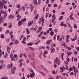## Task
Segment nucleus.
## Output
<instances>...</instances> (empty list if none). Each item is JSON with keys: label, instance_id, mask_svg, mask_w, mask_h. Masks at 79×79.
<instances>
[{"label": "nucleus", "instance_id": "obj_1", "mask_svg": "<svg viewBox=\"0 0 79 79\" xmlns=\"http://www.w3.org/2000/svg\"><path fill=\"white\" fill-rule=\"evenodd\" d=\"M44 21H45V19L43 17H41L39 19L38 23L39 24H41V22L42 23V25L44 24Z\"/></svg>", "mask_w": 79, "mask_h": 79}, {"label": "nucleus", "instance_id": "obj_2", "mask_svg": "<svg viewBox=\"0 0 79 79\" xmlns=\"http://www.w3.org/2000/svg\"><path fill=\"white\" fill-rule=\"evenodd\" d=\"M16 70V68L15 67H13L11 69V74H15V71Z\"/></svg>", "mask_w": 79, "mask_h": 79}, {"label": "nucleus", "instance_id": "obj_3", "mask_svg": "<svg viewBox=\"0 0 79 79\" xmlns=\"http://www.w3.org/2000/svg\"><path fill=\"white\" fill-rule=\"evenodd\" d=\"M55 62H54V64L57 63L58 65L59 66L60 64V60L58 59V57H56L55 59Z\"/></svg>", "mask_w": 79, "mask_h": 79}, {"label": "nucleus", "instance_id": "obj_4", "mask_svg": "<svg viewBox=\"0 0 79 79\" xmlns=\"http://www.w3.org/2000/svg\"><path fill=\"white\" fill-rule=\"evenodd\" d=\"M3 5H4V3L3 2L1 3V1H0V10H2L3 8Z\"/></svg>", "mask_w": 79, "mask_h": 79}, {"label": "nucleus", "instance_id": "obj_5", "mask_svg": "<svg viewBox=\"0 0 79 79\" xmlns=\"http://www.w3.org/2000/svg\"><path fill=\"white\" fill-rule=\"evenodd\" d=\"M33 23V22H31V21H29L27 25L29 27V26H31L32 24Z\"/></svg>", "mask_w": 79, "mask_h": 79}, {"label": "nucleus", "instance_id": "obj_6", "mask_svg": "<svg viewBox=\"0 0 79 79\" xmlns=\"http://www.w3.org/2000/svg\"><path fill=\"white\" fill-rule=\"evenodd\" d=\"M26 40V38L24 37L23 39V40L22 41V43H23V44H26V43L25 42Z\"/></svg>", "mask_w": 79, "mask_h": 79}, {"label": "nucleus", "instance_id": "obj_7", "mask_svg": "<svg viewBox=\"0 0 79 79\" xmlns=\"http://www.w3.org/2000/svg\"><path fill=\"white\" fill-rule=\"evenodd\" d=\"M30 7L31 8V11L32 12V11L33 10H34V6H32V4H31L30 6Z\"/></svg>", "mask_w": 79, "mask_h": 79}, {"label": "nucleus", "instance_id": "obj_8", "mask_svg": "<svg viewBox=\"0 0 79 79\" xmlns=\"http://www.w3.org/2000/svg\"><path fill=\"white\" fill-rule=\"evenodd\" d=\"M52 41V40H48L46 42V45H50V43Z\"/></svg>", "mask_w": 79, "mask_h": 79}, {"label": "nucleus", "instance_id": "obj_9", "mask_svg": "<svg viewBox=\"0 0 79 79\" xmlns=\"http://www.w3.org/2000/svg\"><path fill=\"white\" fill-rule=\"evenodd\" d=\"M12 66H13V64L11 63L10 65V64H8L7 65V68L8 69H10V68H12Z\"/></svg>", "mask_w": 79, "mask_h": 79}, {"label": "nucleus", "instance_id": "obj_10", "mask_svg": "<svg viewBox=\"0 0 79 79\" xmlns=\"http://www.w3.org/2000/svg\"><path fill=\"white\" fill-rule=\"evenodd\" d=\"M17 17L18 18L17 19V21H19V19L21 18V16L19 15V14H18L17 15Z\"/></svg>", "mask_w": 79, "mask_h": 79}, {"label": "nucleus", "instance_id": "obj_11", "mask_svg": "<svg viewBox=\"0 0 79 79\" xmlns=\"http://www.w3.org/2000/svg\"><path fill=\"white\" fill-rule=\"evenodd\" d=\"M33 3L34 5H38L37 0H33Z\"/></svg>", "mask_w": 79, "mask_h": 79}, {"label": "nucleus", "instance_id": "obj_12", "mask_svg": "<svg viewBox=\"0 0 79 79\" xmlns=\"http://www.w3.org/2000/svg\"><path fill=\"white\" fill-rule=\"evenodd\" d=\"M30 76L31 77H34V76H35V73L33 72L32 73H30Z\"/></svg>", "mask_w": 79, "mask_h": 79}, {"label": "nucleus", "instance_id": "obj_13", "mask_svg": "<svg viewBox=\"0 0 79 79\" xmlns=\"http://www.w3.org/2000/svg\"><path fill=\"white\" fill-rule=\"evenodd\" d=\"M26 31L27 32V34H30V31L29 30V28H27L26 29Z\"/></svg>", "mask_w": 79, "mask_h": 79}, {"label": "nucleus", "instance_id": "obj_14", "mask_svg": "<svg viewBox=\"0 0 79 79\" xmlns=\"http://www.w3.org/2000/svg\"><path fill=\"white\" fill-rule=\"evenodd\" d=\"M39 43H40V40H38L35 41V44H36V45H38V44Z\"/></svg>", "mask_w": 79, "mask_h": 79}, {"label": "nucleus", "instance_id": "obj_15", "mask_svg": "<svg viewBox=\"0 0 79 79\" xmlns=\"http://www.w3.org/2000/svg\"><path fill=\"white\" fill-rule=\"evenodd\" d=\"M28 57H29V58H30V59H31V60H32L33 61H34V59L33 58H32V56H31V55H29Z\"/></svg>", "mask_w": 79, "mask_h": 79}, {"label": "nucleus", "instance_id": "obj_16", "mask_svg": "<svg viewBox=\"0 0 79 79\" xmlns=\"http://www.w3.org/2000/svg\"><path fill=\"white\" fill-rule=\"evenodd\" d=\"M22 22L21 20L19 21L18 23V25H19V26H21L22 24H23V23H22Z\"/></svg>", "mask_w": 79, "mask_h": 79}, {"label": "nucleus", "instance_id": "obj_17", "mask_svg": "<svg viewBox=\"0 0 79 79\" xmlns=\"http://www.w3.org/2000/svg\"><path fill=\"white\" fill-rule=\"evenodd\" d=\"M40 73L44 76H46V75L43 72H41V71H40Z\"/></svg>", "mask_w": 79, "mask_h": 79}, {"label": "nucleus", "instance_id": "obj_18", "mask_svg": "<svg viewBox=\"0 0 79 79\" xmlns=\"http://www.w3.org/2000/svg\"><path fill=\"white\" fill-rule=\"evenodd\" d=\"M50 35H51L52 36H53V35H54V32H53V31H51L50 32Z\"/></svg>", "mask_w": 79, "mask_h": 79}, {"label": "nucleus", "instance_id": "obj_19", "mask_svg": "<svg viewBox=\"0 0 79 79\" xmlns=\"http://www.w3.org/2000/svg\"><path fill=\"white\" fill-rule=\"evenodd\" d=\"M7 51L8 53H10V47H8L7 48Z\"/></svg>", "mask_w": 79, "mask_h": 79}, {"label": "nucleus", "instance_id": "obj_20", "mask_svg": "<svg viewBox=\"0 0 79 79\" xmlns=\"http://www.w3.org/2000/svg\"><path fill=\"white\" fill-rule=\"evenodd\" d=\"M31 65H32L33 67H34V66H35V63L34 62H33L31 63H30Z\"/></svg>", "mask_w": 79, "mask_h": 79}, {"label": "nucleus", "instance_id": "obj_21", "mask_svg": "<svg viewBox=\"0 0 79 79\" xmlns=\"http://www.w3.org/2000/svg\"><path fill=\"white\" fill-rule=\"evenodd\" d=\"M55 48H53L51 50V53H53L55 52Z\"/></svg>", "mask_w": 79, "mask_h": 79}, {"label": "nucleus", "instance_id": "obj_22", "mask_svg": "<svg viewBox=\"0 0 79 79\" xmlns=\"http://www.w3.org/2000/svg\"><path fill=\"white\" fill-rule=\"evenodd\" d=\"M60 70L61 73L63 72V67H60Z\"/></svg>", "mask_w": 79, "mask_h": 79}, {"label": "nucleus", "instance_id": "obj_23", "mask_svg": "<svg viewBox=\"0 0 79 79\" xmlns=\"http://www.w3.org/2000/svg\"><path fill=\"white\" fill-rule=\"evenodd\" d=\"M0 48H1V46L0 45V57H1L2 55V50L0 49Z\"/></svg>", "mask_w": 79, "mask_h": 79}, {"label": "nucleus", "instance_id": "obj_24", "mask_svg": "<svg viewBox=\"0 0 79 79\" xmlns=\"http://www.w3.org/2000/svg\"><path fill=\"white\" fill-rule=\"evenodd\" d=\"M64 56V53H63L61 55V58L62 60H64V59H63V56Z\"/></svg>", "mask_w": 79, "mask_h": 79}, {"label": "nucleus", "instance_id": "obj_25", "mask_svg": "<svg viewBox=\"0 0 79 79\" xmlns=\"http://www.w3.org/2000/svg\"><path fill=\"white\" fill-rule=\"evenodd\" d=\"M9 18L10 19H11H11H13V16L12 15H10L9 16Z\"/></svg>", "mask_w": 79, "mask_h": 79}, {"label": "nucleus", "instance_id": "obj_26", "mask_svg": "<svg viewBox=\"0 0 79 79\" xmlns=\"http://www.w3.org/2000/svg\"><path fill=\"white\" fill-rule=\"evenodd\" d=\"M14 44H15V43H14L10 42L9 44V46H11V45H14Z\"/></svg>", "mask_w": 79, "mask_h": 79}, {"label": "nucleus", "instance_id": "obj_27", "mask_svg": "<svg viewBox=\"0 0 79 79\" xmlns=\"http://www.w3.org/2000/svg\"><path fill=\"white\" fill-rule=\"evenodd\" d=\"M42 27H40L39 28H38V30H39V31H42Z\"/></svg>", "mask_w": 79, "mask_h": 79}, {"label": "nucleus", "instance_id": "obj_28", "mask_svg": "<svg viewBox=\"0 0 79 79\" xmlns=\"http://www.w3.org/2000/svg\"><path fill=\"white\" fill-rule=\"evenodd\" d=\"M16 7L17 8H20L21 7V5H20L19 4H18L16 6Z\"/></svg>", "mask_w": 79, "mask_h": 79}, {"label": "nucleus", "instance_id": "obj_29", "mask_svg": "<svg viewBox=\"0 0 79 79\" xmlns=\"http://www.w3.org/2000/svg\"><path fill=\"white\" fill-rule=\"evenodd\" d=\"M7 17V14H5L4 15V17H3V19H5V18H6V17Z\"/></svg>", "mask_w": 79, "mask_h": 79}, {"label": "nucleus", "instance_id": "obj_30", "mask_svg": "<svg viewBox=\"0 0 79 79\" xmlns=\"http://www.w3.org/2000/svg\"><path fill=\"white\" fill-rule=\"evenodd\" d=\"M46 48L48 49V50H50V46L47 45L46 46Z\"/></svg>", "mask_w": 79, "mask_h": 79}, {"label": "nucleus", "instance_id": "obj_31", "mask_svg": "<svg viewBox=\"0 0 79 79\" xmlns=\"http://www.w3.org/2000/svg\"><path fill=\"white\" fill-rule=\"evenodd\" d=\"M27 45H28V46H29L30 45V46H32V44L31 43H28L27 44Z\"/></svg>", "mask_w": 79, "mask_h": 79}, {"label": "nucleus", "instance_id": "obj_32", "mask_svg": "<svg viewBox=\"0 0 79 79\" xmlns=\"http://www.w3.org/2000/svg\"><path fill=\"white\" fill-rule=\"evenodd\" d=\"M48 53V51H44V53H44L45 54H47Z\"/></svg>", "mask_w": 79, "mask_h": 79}, {"label": "nucleus", "instance_id": "obj_33", "mask_svg": "<svg viewBox=\"0 0 79 79\" xmlns=\"http://www.w3.org/2000/svg\"><path fill=\"white\" fill-rule=\"evenodd\" d=\"M22 21H23V22H24L25 21H26V18H24L23 19L21 20Z\"/></svg>", "mask_w": 79, "mask_h": 79}, {"label": "nucleus", "instance_id": "obj_34", "mask_svg": "<svg viewBox=\"0 0 79 79\" xmlns=\"http://www.w3.org/2000/svg\"><path fill=\"white\" fill-rule=\"evenodd\" d=\"M64 25V22H62L60 23V26H62Z\"/></svg>", "mask_w": 79, "mask_h": 79}, {"label": "nucleus", "instance_id": "obj_35", "mask_svg": "<svg viewBox=\"0 0 79 79\" xmlns=\"http://www.w3.org/2000/svg\"><path fill=\"white\" fill-rule=\"evenodd\" d=\"M17 56H18L17 55H15V54L14 56L13 57L14 58H17Z\"/></svg>", "mask_w": 79, "mask_h": 79}, {"label": "nucleus", "instance_id": "obj_36", "mask_svg": "<svg viewBox=\"0 0 79 79\" xmlns=\"http://www.w3.org/2000/svg\"><path fill=\"white\" fill-rule=\"evenodd\" d=\"M63 16H60L59 18V20H62L63 19Z\"/></svg>", "mask_w": 79, "mask_h": 79}, {"label": "nucleus", "instance_id": "obj_37", "mask_svg": "<svg viewBox=\"0 0 79 79\" xmlns=\"http://www.w3.org/2000/svg\"><path fill=\"white\" fill-rule=\"evenodd\" d=\"M8 56V53H6L5 54V55L4 56V58H6Z\"/></svg>", "mask_w": 79, "mask_h": 79}, {"label": "nucleus", "instance_id": "obj_38", "mask_svg": "<svg viewBox=\"0 0 79 79\" xmlns=\"http://www.w3.org/2000/svg\"><path fill=\"white\" fill-rule=\"evenodd\" d=\"M69 36H70L69 35H67L66 36V39H69Z\"/></svg>", "mask_w": 79, "mask_h": 79}, {"label": "nucleus", "instance_id": "obj_39", "mask_svg": "<svg viewBox=\"0 0 79 79\" xmlns=\"http://www.w3.org/2000/svg\"><path fill=\"white\" fill-rule=\"evenodd\" d=\"M48 15H49V14L48 13H47L46 14V15H45V17H46V18H47L48 17Z\"/></svg>", "mask_w": 79, "mask_h": 79}, {"label": "nucleus", "instance_id": "obj_40", "mask_svg": "<svg viewBox=\"0 0 79 79\" xmlns=\"http://www.w3.org/2000/svg\"><path fill=\"white\" fill-rule=\"evenodd\" d=\"M22 8L23 9V11H25V7H24V6H22Z\"/></svg>", "mask_w": 79, "mask_h": 79}, {"label": "nucleus", "instance_id": "obj_41", "mask_svg": "<svg viewBox=\"0 0 79 79\" xmlns=\"http://www.w3.org/2000/svg\"><path fill=\"white\" fill-rule=\"evenodd\" d=\"M56 17V15L55 14H53L52 17V18H55Z\"/></svg>", "mask_w": 79, "mask_h": 79}, {"label": "nucleus", "instance_id": "obj_42", "mask_svg": "<svg viewBox=\"0 0 79 79\" xmlns=\"http://www.w3.org/2000/svg\"><path fill=\"white\" fill-rule=\"evenodd\" d=\"M72 71H73V68H71L69 69V72H71Z\"/></svg>", "mask_w": 79, "mask_h": 79}, {"label": "nucleus", "instance_id": "obj_43", "mask_svg": "<svg viewBox=\"0 0 79 79\" xmlns=\"http://www.w3.org/2000/svg\"><path fill=\"white\" fill-rule=\"evenodd\" d=\"M56 38V35H54V36L53 40H55Z\"/></svg>", "mask_w": 79, "mask_h": 79}, {"label": "nucleus", "instance_id": "obj_44", "mask_svg": "<svg viewBox=\"0 0 79 79\" xmlns=\"http://www.w3.org/2000/svg\"><path fill=\"white\" fill-rule=\"evenodd\" d=\"M0 37L1 38H2V39H4V35H1Z\"/></svg>", "mask_w": 79, "mask_h": 79}, {"label": "nucleus", "instance_id": "obj_45", "mask_svg": "<svg viewBox=\"0 0 79 79\" xmlns=\"http://www.w3.org/2000/svg\"><path fill=\"white\" fill-rule=\"evenodd\" d=\"M18 41L17 40H16L15 41V44H18Z\"/></svg>", "mask_w": 79, "mask_h": 79}, {"label": "nucleus", "instance_id": "obj_46", "mask_svg": "<svg viewBox=\"0 0 79 79\" xmlns=\"http://www.w3.org/2000/svg\"><path fill=\"white\" fill-rule=\"evenodd\" d=\"M64 63H65V64H67V65H68V64H69L68 62V61H65Z\"/></svg>", "mask_w": 79, "mask_h": 79}, {"label": "nucleus", "instance_id": "obj_47", "mask_svg": "<svg viewBox=\"0 0 79 79\" xmlns=\"http://www.w3.org/2000/svg\"><path fill=\"white\" fill-rule=\"evenodd\" d=\"M11 61H14V60H15V58L13 57L11 59Z\"/></svg>", "mask_w": 79, "mask_h": 79}, {"label": "nucleus", "instance_id": "obj_48", "mask_svg": "<svg viewBox=\"0 0 79 79\" xmlns=\"http://www.w3.org/2000/svg\"><path fill=\"white\" fill-rule=\"evenodd\" d=\"M65 67H66L65 69H66V70H68V65H66Z\"/></svg>", "mask_w": 79, "mask_h": 79}, {"label": "nucleus", "instance_id": "obj_49", "mask_svg": "<svg viewBox=\"0 0 79 79\" xmlns=\"http://www.w3.org/2000/svg\"><path fill=\"white\" fill-rule=\"evenodd\" d=\"M19 63L21 62H23V61H24V60L23 59H21L20 60H19Z\"/></svg>", "mask_w": 79, "mask_h": 79}, {"label": "nucleus", "instance_id": "obj_50", "mask_svg": "<svg viewBox=\"0 0 79 79\" xmlns=\"http://www.w3.org/2000/svg\"><path fill=\"white\" fill-rule=\"evenodd\" d=\"M22 57H23V54L21 53L20 54L19 58H22Z\"/></svg>", "mask_w": 79, "mask_h": 79}, {"label": "nucleus", "instance_id": "obj_51", "mask_svg": "<svg viewBox=\"0 0 79 79\" xmlns=\"http://www.w3.org/2000/svg\"><path fill=\"white\" fill-rule=\"evenodd\" d=\"M23 37H24V36H23V35H22L21 37L20 38V40H22Z\"/></svg>", "mask_w": 79, "mask_h": 79}, {"label": "nucleus", "instance_id": "obj_52", "mask_svg": "<svg viewBox=\"0 0 79 79\" xmlns=\"http://www.w3.org/2000/svg\"><path fill=\"white\" fill-rule=\"evenodd\" d=\"M74 28L76 29L77 28V26L76 25V24H74Z\"/></svg>", "mask_w": 79, "mask_h": 79}, {"label": "nucleus", "instance_id": "obj_53", "mask_svg": "<svg viewBox=\"0 0 79 79\" xmlns=\"http://www.w3.org/2000/svg\"><path fill=\"white\" fill-rule=\"evenodd\" d=\"M12 26H12V25H11V24L9 25V29L10 28H11V27H12Z\"/></svg>", "mask_w": 79, "mask_h": 79}, {"label": "nucleus", "instance_id": "obj_54", "mask_svg": "<svg viewBox=\"0 0 79 79\" xmlns=\"http://www.w3.org/2000/svg\"><path fill=\"white\" fill-rule=\"evenodd\" d=\"M53 6L55 7H57V6H58V5L57 4H54Z\"/></svg>", "mask_w": 79, "mask_h": 79}, {"label": "nucleus", "instance_id": "obj_55", "mask_svg": "<svg viewBox=\"0 0 79 79\" xmlns=\"http://www.w3.org/2000/svg\"><path fill=\"white\" fill-rule=\"evenodd\" d=\"M10 39L9 38L6 39V41L7 42H9V41H10Z\"/></svg>", "mask_w": 79, "mask_h": 79}, {"label": "nucleus", "instance_id": "obj_56", "mask_svg": "<svg viewBox=\"0 0 79 79\" xmlns=\"http://www.w3.org/2000/svg\"><path fill=\"white\" fill-rule=\"evenodd\" d=\"M78 52L77 51H75L74 52V53L75 54V55H77V53Z\"/></svg>", "mask_w": 79, "mask_h": 79}, {"label": "nucleus", "instance_id": "obj_57", "mask_svg": "<svg viewBox=\"0 0 79 79\" xmlns=\"http://www.w3.org/2000/svg\"><path fill=\"white\" fill-rule=\"evenodd\" d=\"M66 73H62V75L64 77H65V76H66Z\"/></svg>", "mask_w": 79, "mask_h": 79}, {"label": "nucleus", "instance_id": "obj_58", "mask_svg": "<svg viewBox=\"0 0 79 79\" xmlns=\"http://www.w3.org/2000/svg\"><path fill=\"white\" fill-rule=\"evenodd\" d=\"M42 48H45V47L42 46L40 48V49H42Z\"/></svg>", "mask_w": 79, "mask_h": 79}, {"label": "nucleus", "instance_id": "obj_59", "mask_svg": "<svg viewBox=\"0 0 79 79\" xmlns=\"http://www.w3.org/2000/svg\"><path fill=\"white\" fill-rule=\"evenodd\" d=\"M68 27H71V26L70 25V24L69 23H67Z\"/></svg>", "mask_w": 79, "mask_h": 79}, {"label": "nucleus", "instance_id": "obj_60", "mask_svg": "<svg viewBox=\"0 0 79 79\" xmlns=\"http://www.w3.org/2000/svg\"><path fill=\"white\" fill-rule=\"evenodd\" d=\"M7 25V23H5L3 24V26H6Z\"/></svg>", "mask_w": 79, "mask_h": 79}, {"label": "nucleus", "instance_id": "obj_61", "mask_svg": "<svg viewBox=\"0 0 79 79\" xmlns=\"http://www.w3.org/2000/svg\"><path fill=\"white\" fill-rule=\"evenodd\" d=\"M10 31L8 30H6V32H5L6 34H8V33H9V32Z\"/></svg>", "mask_w": 79, "mask_h": 79}, {"label": "nucleus", "instance_id": "obj_62", "mask_svg": "<svg viewBox=\"0 0 79 79\" xmlns=\"http://www.w3.org/2000/svg\"><path fill=\"white\" fill-rule=\"evenodd\" d=\"M72 17H73V15H71L69 17L70 18V19H71V20L72 19Z\"/></svg>", "mask_w": 79, "mask_h": 79}, {"label": "nucleus", "instance_id": "obj_63", "mask_svg": "<svg viewBox=\"0 0 79 79\" xmlns=\"http://www.w3.org/2000/svg\"><path fill=\"white\" fill-rule=\"evenodd\" d=\"M40 0H39L38 1V4L39 5H40Z\"/></svg>", "mask_w": 79, "mask_h": 79}, {"label": "nucleus", "instance_id": "obj_64", "mask_svg": "<svg viewBox=\"0 0 79 79\" xmlns=\"http://www.w3.org/2000/svg\"><path fill=\"white\" fill-rule=\"evenodd\" d=\"M72 54V53H71V52H69L68 53V55H71Z\"/></svg>", "mask_w": 79, "mask_h": 79}]
</instances>
